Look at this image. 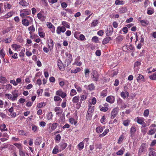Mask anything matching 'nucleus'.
<instances>
[{"mask_svg":"<svg viewBox=\"0 0 156 156\" xmlns=\"http://www.w3.org/2000/svg\"><path fill=\"white\" fill-rule=\"evenodd\" d=\"M59 146L60 147L59 151H61L65 149L67 146V144L66 143H63L62 144H60Z\"/></svg>","mask_w":156,"mask_h":156,"instance_id":"nucleus-23","label":"nucleus"},{"mask_svg":"<svg viewBox=\"0 0 156 156\" xmlns=\"http://www.w3.org/2000/svg\"><path fill=\"white\" fill-rule=\"evenodd\" d=\"M148 145L145 143H142L140 145L138 154V155H140L142 153H145L147 151Z\"/></svg>","mask_w":156,"mask_h":156,"instance_id":"nucleus-1","label":"nucleus"},{"mask_svg":"<svg viewBox=\"0 0 156 156\" xmlns=\"http://www.w3.org/2000/svg\"><path fill=\"white\" fill-rule=\"evenodd\" d=\"M99 75L98 72L94 70L93 71V78L94 81H98V80Z\"/></svg>","mask_w":156,"mask_h":156,"instance_id":"nucleus-16","label":"nucleus"},{"mask_svg":"<svg viewBox=\"0 0 156 156\" xmlns=\"http://www.w3.org/2000/svg\"><path fill=\"white\" fill-rule=\"evenodd\" d=\"M92 41L95 43H98V42L99 40L98 37L97 36L93 37L92 39Z\"/></svg>","mask_w":156,"mask_h":156,"instance_id":"nucleus-49","label":"nucleus"},{"mask_svg":"<svg viewBox=\"0 0 156 156\" xmlns=\"http://www.w3.org/2000/svg\"><path fill=\"white\" fill-rule=\"evenodd\" d=\"M149 111L148 109H146L144 110V115L145 117H147L148 116Z\"/></svg>","mask_w":156,"mask_h":156,"instance_id":"nucleus-60","label":"nucleus"},{"mask_svg":"<svg viewBox=\"0 0 156 156\" xmlns=\"http://www.w3.org/2000/svg\"><path fill=\"white\" fill-rule=\"evenodd\" d=\"M84 147V144L83 142H81L80 143L77 145V147L79 151H81L82 149Z\"/></svg>","mask_w":156,"mask_h":156,"instance_id":"nucleus-26","label":"nucleus"},{"mask_svg":"<svg viewBox=\"0 0 156 156\" xmlns=\"http://www.w3.org/2000/svg\"><path fill=\"white\" fill-rule=\"evenodd\" d=\"M107 31H108L110 34H112L113 32V28L112 26H108L107 29Z\"/></svg>","mask_w":156,"mask_h":156,"instance_id":"nucleus-59","label":"nucleus"},{"mask_svg":"<svg viewBox=\"0 0 156 156\" xmlns=\"http://www.w3.org/2000/svg\"><path fill=\"white\" fill-rule=\"evenodd\" d=\"M28 30L30 31V34H31L32 32H34L35 31V28L33 26H31L28 28Z\"/></svg>","mask_w":156,"mask_h":156,"instance_id":"nucleus-46","label":"nucleus"},{"mask_svg":"<svg viewBox=\"0 0 156 156\" xmlns=\"http://www.w3.org/2000/svg\"><path fill=\"white\" fill-rule=\"evenodd\" d=\"M140 23L142 25L144 26L148 25L149 23V22L147 20H143Z\"/></svg>","mask_w":156,"mask_h":156,"instance_id":"nucleus-55","label":"nucleus"},{"mask_svg":"<svg viewBox=\"0 0 156 156\" xmlns=\"http://www.w3.org/2000/svg\"><path fill=\"white\" fill-rule=\"evenodd\" d=\"M30 13V10L27 9L21 10L20 12V16L22 17H24L27 16L29 15Z\"/></svg>","mask_w":156,"mask_h":156,"instance_id":"nucleus-2","label":"nucleus"},{"mask_svg":"<svg viewBox=\"0 0 156 156\" xmlns=\"http://www.w3.org/2000/svg\"><path fill=\"white\" fill-rule=\"evenodd\" d=\"M136 76V80L138 83L145 81L144 77L143 75L140 74H137Z\"/></svg>","mask_w":156,"mask_h":156,"instance_id":"nucleus-5","label":"nucleus"},{"mask_svg":"<svg viewBox=\"0 0 156 156\" xmlns=\"http://www.w3.org/2000/svg\"><path fill=\"white\" fill-rule=\"evenodd\" d=\"M90 71L89 69H85V76L86 77H88Z\"/></svg>","mask_w":156,"mask_h":156,"instance_id":"nucleus-63","label":"nucleus"},{"mask_svg":"<svg viewBox=\"0 0 156 156\" xmlns=\"http://www.w3.org/2000/svg\"><path fill=\"white\" fill-rule=\"evenodd\" d=\"M82 63L80 62H79L77 60H75L74 62L73 63V65H76L77 66H80L81 65Z\"/></svg>","mask_w":156,"mask_h":156,"instance_id":"nucleus-44","label":"nucleus"},{"mask_svg":"<svg viewBox=\"0 0 156 156\" xmlns=\"http://www.w3.org/2000/svg\"><path fill=\"white\" fill-rule=\"evenodd\" d=\"M48 46L50 50H51L53 47L54 44L53 40L51 39H50L48 40Z\"/></svg>","mask_w":156,"mask_h":156,"instance_id":"nucleus-15","label":"nucleus"},{"mask_svg":"<svg viewBox=\"0 0 156 156\" xmlns=\"http://www.w3.org/2000/svg\"><path fill=\"white\" fill-rule=\"evenodd\" d=\"M156 132V129H152L148 131L147 133V134L149 135H152L154 134Z\"/></svg>","mask_w":156,"mask_h":156,"instance_id":"nucleus-31","label":"nucleus"},{"mask_svg":"<svg viewBox=\"0 0 156 156\" xmlns=\"http://www.w3.org/2000/svg\"><path fill=\"white\" fill-rule=\"evenodd\" d=\"M121 97L124 99L126 97H128L129 95V93L126 91L125 92L122 91L121 92L120 94Z\"/></svg>","mask_w":156,"mask_h":156,"instance_id":"nucleus-19","label":"nucleus"},{"mask_svg":"<svg viewBox=\"0 0 156 156\" xmlns=\"http://www.w3.org/2000/svg\"><path fill=\"white\" fill-rule=\"evenodd\" d=\"M119 110L118 107H116L113 109L111 113V118L113 119L117 115Z\"/></svg>","mask_w":156,"mask_h":156,"instance_id":"nucleus-3","label":"nucleus"},{"mask_svg":"<svg viewBox=\"0 0 156 156\" xmlns=\"http://www.w3.org/2000/svg\"><path fill=\"white\" fill-rule=\"evenodd\" d=\"M12 48L14 50L17 51H20L21 48V47L20 45L14 44L11 45Z\"/></svg>","mask_w":156,"mask_h":156,"instance_id":"nucleus-9","label":"nucleus"},{"mask_svg":"<svg viewBox=\"0 0 156 156\" xmlns=\"http://www.w3.org/2000/svg\"><path fill=\"white\" fill-rule=\"evenodd\" d=\"M149 78L151 80H156V72L153 73L152 75H150L149 76Z\"/></svg>","mask_w":156,"mask_h":156,"instance_id":"nucleus-45","label":"nucleus"},{"mask_svg":"<svg viewBox=\"0 0 156 156\" xmlns=\"http://www.w3.org/2000/svg\"><path fill=\"white\" fill-rule=\"evenodd\" d=\"M98 21L97 20H94L91 23V27H94L97 26L98 23Z\"/></svg>","mask_w":156,"mask_h":156,"instance_id":"nucleus-28","label":"nucleus"},{"mask_svg":"<svg viewBox=\"0 0 156 156\" xmlns=\"http://www.w3.org/2000/svg\"><path fill=\"white\" fill-rule=\"evenodd\" d=\"M38 18L41 21H44L46 18V16L43 12H40L37 14Z\"/></svg>","mask_w":156,"mask_h":156,"instance_id":"nucleus-4","label":"nucleus"},{"mask_svg":"<svg viewBox=\"0 0 156 156\" xmlns=\"http://www.w3.org/2000/svg\"><path fill=\"white\" fill-rule=\"evenodd\" d=\"M22 23L25 26H28L29 25V21L26 19H24L22 20Z\"/></svg>","mask_w":156,"mask_h":156,"instance_id":"nucleus-34","label":"nucleus"},{"mask_svg":"<svg viewBox=\"0 0 156 156\" xmlns=\"http://www.w3.org/2000/svg\"><path fill=\"white\" fill-rule=\"evenodd\" d=\"M124 139V136L123 135H121L119 137L118 140L117 142V143L119 144H120L122 141Z\"/></svg>","mask_w":156,"mask_h":156,"instance_id":"nucleus-47","label":"nucleus"},{"mask_svg":"<svg viewBox=\"0 0 156 156\" xmlns=\"http://www.w3.org/2000/svg\"><path fill=\"white\" fill-rule=\"evenodd\" d=\"M136 119L137 122L138 124L141 125L143 124L144 121V118L140 117H137Z\"/></svg>","mask_w":156,"mask_h":156,"instance_id":"nucleus-17","label":"nucleus"},{"mask_svg":"<svg viewBox=\"0 0 156 156\" xmlns=\"http://www.w3.org/2000/svg\"><path fill=\"white\" fill-rule=\"evenodd\" d=\"M115 99L114 97L112 96H109L107 97L106 101L110 104H113L114 102Z\"/></svg>","mask_w":156,"mask_h":156,"instance_id":"nucleus-10","label":"nucleus"},{"mask_svg":"<svg viewBox=\"0 0 156 156\" xmlns=\"http://www.w3.org/2000/svg\"><path fill=\"white\" fill-rule=\"evenodd\" d=\"M87 97V95H82L80 96L81 99L80 101V102H82V101H84L85 100Z\"/></svg>","mask_w":156,"mask_h":156,"instance_id":"nucleus-58","label":"nucleus"},{"mask_svg":"<svg viewBox=\"0 0 156 156\" xmlns=\"http://www.w3.org/2000/svg\"><path fill=\"white\" fill-rule=\"evenodd\" d=\"M84 87L87 90H89L90 91L92 90H94L95 88V86L93 83H91L90 84L88 85H85L84 86Z\"/></svg>","mask_w":156,"mask_h":156,"instance_id":"nucleus-12","label":"nucleus"},{"mask_svg":"<svg viewBox=\"0 0 156 156\" xmlns=\"http://www.w3.org/2000/svg\"><path fill=\"white\" fill-rule=\"evenodd\" d=\"M14 145L16 147L20 150H22V144L19 143H15L14 144Z\"/></svg>","mask_w":156,"mask_h":156,"instance_id":"nucleus-57","label":"nucleus"},{"mask_svg":"<svg viewBox=\"0 0 156 156\" xmlns=\"http://www.w3.org/2000/svg\"><path fill=\"white\" fill-rule=\"evenodd\" d=\"M62 24L63 26L66 27L67 28L69 29L70 28V26L69 25V23L66 21H62Z\"/></svg>","mask_w":156,"mask_h":156,"instance_id":"nucleus-35","label":"nucleus"},{"mask_svg":"<svg viewBox=\"0 0 156 156\" xmlns=\"http://www.w3.org/2000/svg\"><path fill=\"white\" fill-rule=\"evenodd\" d=\"M47 26L49 28L51 29V32L54 33L55 32V27L52 24L49 22L47 23Z\"/></svg>","mask_w":156,"mask_h":156,"instance_id":"nucleus-14","label":"nucleus"},{"mask_svg":"<svg viewBox=\"0 0 156 156\" xmlns=\"http://www.w3.org/2000/svg\"><path fill=\"white\" fill-rule=\"evenodd\" d=\"M69 122L71 124L76 126L77 124V119H75L73 118H71L69 119Z\"/></svg>","mask_w":156,"mask_h":156,"instance_id":"nucleus-20","label":"nucleus"},{"mask_svg":"<svg viewBox=\"0 0 156 156\" xmlns=\"http://www.w3.org/2000/svg\"><path fill=\"white\" fill-rule=\"evenodd\" d=\"M5 55V52L3 48L0 50V57L2 58H4Z\"/></svg>","mask_w":156,"mask_h":156,"instance_id":"nucleus-32","label":"nucleus"},{"mask_svg":"<svg viewBox=\"0 0 156 156\" xmlns=\"http://www.w3.org/2000/svg\"><path fill=\"white\" fill-rule=\"evenodd\" d=\"M7 81V80L6 78L3 76H1L0 78V82L2 83H6Z\"/></svg>","mask_w":156,"mask_h":156,"instance_id":"nucleus-36","label":"nucleus"},{"mask_svg":"<svg viewBox=\"0 0 156 156\" xmlns=\"http://www.w3.org/2000/svg\"><path fill=\"white\" fill-rule=\"evenodd\" d=\"M109 130L108 129H106L105 130V131H104V132H103V133H102L101 134H100L99 135V136L100 137H104L107 134V133H108L109 132Z\"/></svg>","mask_w":156,"mask_h":156,"instance_id":"nucleus-30","label":"nucleus"},{"mask_svg":"<svg viewBox=\"0 0 156 156\" xmlns=\"http://www.w3.org/2000/svg\"><path fill=\"white\" fill-rule=\"evenodd\" d=\"M19 4L20 5L25 7H27L29 5L28 2L24 0H20Z\"/></svg>","mask_w":156,"mask_h":156,"instance_id":"nucleus-11","label":"nucleus"},{"mask_svg":"<svg viewBox=\"0 0 156 156\" xmlns=\"http://www.w3.org/2000/svg\"><path fill=\"white\" fill-rule=\"evenodd\" d=\"M57 125L58 123H53L51 127V131H52L55 130L56 128Z\"/></svg>","mask_w":156,"mask_h":156,"instance_id":"nucleus-37","label":"nucleus"},{"mask_svg":"<svg viewBox=\"0 0 156 156\" xmlns=\"http://www.w3.org/2000/svg\"><path fill=\"white\" fill-rule=\"evenodd\" d=\"M124 151L125 149L124 148L123 149V150L121 149L116 152V154L117 155H122L123 154Z\"/></svg>","mask_w":156,"mask_h":156,"instance_id":"nucleus-48","label":"nucleus"},{"mask_svg":"<svg viewBox=\"0 0 156 156\" xmlns=\"http://www.w3.org/2000/svg\"><path fill=\"white\" fill-rule=\"evenodd\" d=\"M115 3L116 5H123L124 4V2L122 0H116Z\"/></svg>","mask_w":156,"mask_h":156,"instance_id":"nucleus-39","label":"nucleus"},{"mask_svg":"<svg viewBox=\"0 0 156 156\" xmlns=\"http://www.w3.org/2000/svg\"><path fill=\"white\" fill-rule=\"evenodd\" d=\"M80 68L79 67H77L75 69L71 70V73H76L79 72H80Z\"/></svg>","mask_w":156,"mask_h":156,"instance_id":"nucleus-40","label":"nucleus"},{"mask_svg":"<svg viewBox=\"0 0 156 156\" xmlns=\"http://www.w3.org/2000/svg\"><path fill=\"white\" fill-rule=\"evenodd\" d=\"M107 93L108 91L107 90H104L102 91L101 95L103 97L106 96L107 95Z\"/></svg>","mask_w":156,"mask_h":156,"instance_id":"nucleus-52","label":"nucleus"},{"mask_svg":"<svg viewBox=\"0 0 156 156\" xmlns=\"http://www.w3.org/2000/svg\"><path fill=\"white\" fill-rule=\"evenodd\" d=\"M23 38L21 35H19L16 38L17 41L20 42H22L23 41Z\"/></svg>","mask_w":156,"mask_h":156,"instance_id":"nucleus-54","label":"nucleus"},{"mask_svg":"<svg viewBox=\"0 0 156 156\" xmlns=\"http://www.w3.org/2000/svg\"><path fill=\"white\" fill-rule=\"evenodd\" d=\"M62 63L60 60H58V66L60 69L62 68Z\"/></svg>","mask_w":156,"mask_h":156,"instance_id":"nucleus-56","label":"nucleus"},{"mask_svg":"<svg viewBox=\"0 0 156 156\" xmlns=\"http://www.w3.org/2000/svg\"><path fill=\"white\" fill-rule=\"evenodd\" d=\"M38 33L41 38H43L45 37V34L42 27H40L38 28Z\"/></svg>","mask_w":156,"mask_h":156,"instance_id":"nucleus-7","label":"nucleus"},{"mask_svg":"<svg viewBox=\"0 0 156 156\" xmlns=\"http://www.w3.org/2000/svg\"><path fill=\"white\" fill-rule=\"evenodd\" d=\"M136 131V129L135 127H132L130 129V132L131 133V136H133L134 133Z\"/></svg>","mask_w":156,"mask_h":156,"instance_id":"nucleus-38","label":"nucleus"},{"mask_svg":"<svg viewBox=\"0 0 156 156\" xmlns=\"http://www.w3.org/2000/svg\"><path fill=\"white\" fill-rule=\"evenodd\" d=\"M80 97L79 95L74 96L72 99V102L73 103H78L79 101Z\"/></svg>","mask_w":156,"mask_h":156,"instance_id":"nucleus-24","label":"nucleus"},{"mask_svg":"<svg viewBox=\"0 0 156 156\" xmlns=\"http://www.w3.org/2000/svg\"><path fill=\"white\" fill-rule=\"evenodd\" d=\"M56 94L60 96L62 98H64L66 96V94L63 92L62 90L61 89L57 91L56 92Z\"/></svg>","mask_w":156,"mask_h":156,"instance_id":"nucleus-8","label":"nucleus"},{"mask_svg":"<svg viewBox=\"0 0 156 156\" xmlns=\"http://www.w3.org/2000/svg\"><path fill=\"white\" fill-rule=\"evenodd\" d=\"M53 116L52 113L51 112H49L46 115V119L48 120H51L52 119Z\"/></svg>","mask_w":156,"mask_h":156,"instance_id":"nucleus-33","label":"nucleus"},{"mask_svg":"<svg viewBox=\"0 0 156 156\" xmlns=\"http://www.w3.org/2000/svg\"><path fill=\"white\" fill-rule=\"evenodd\" d=\"M149 156H156V153L153 151H151L149 153Z\"/></svg>","mask_w":156,"mask_h":156,"instance_id":"nucleus-62","label":"nucleus"},{"mask_svg":"<svg viewBox=\"0 0 156 156\" xmlns=\"http://www.w3.org/2000/svg\"><path fill=\"white\" fill-rule=\"evenodd\" d=\"M12 39L11 38H6L4 39L3 41H2V42H5L6 43H9L11 42Z\"/></svg>","mask_w":156,"mask_h":156,"instance_id":"nucleus-53","label":"nucleus"},{"mask_svg":"<svg viewBox=\"0 0 156 156\" xmlns=\"http://www.w3.org/2000/svg\"><path fill=\"white\" fill-rule=\"evenodd\" d=\"M20 156H26V153L22 150H19Z\"/></svg>","mask_w":156,"mask_h":156,"instance_id":"nucleus-64","label":"nucleus"},{"mask_svg":"<svg viewBox=\"0 0 156 156\" xmlns=\"http://www.w3.org/2000/svg\"><path fill=\"white\" fill-rule=\"evenodd\" d=\"M54 111L56 112V114L58 115L61 114L62 113L63 110L62 109L60 108L56 107L54 109Z\"/></svg>","mask_w":156,"mask_h":156,"instance_id":"nucleus-18","label":"nucleus"},{"mask_svg":"<svg viewBox=\"0 0 156 156\" xmlns=\"http://www.w3.org/2000/svg\"><path fill=\"white\" fill-rule=\"evenodd\" d=\"M18 94L17 93H13L12 96V101H14L17 100V98L18 97Z\"/></svg>","mask_w":156,"mask_h":156,"instance_id":"nucleus-51","label":"nucleus"},{"mask_svg":"<svg viewBox=\"0 0 156 156\" xmlns=\"http://www.w3.org/2000/svg\"><path fill=\"white\" fill-rule=\"evenodd\" d=\"M66 29L64 26H58L57 27L56 30V32L58 34H60L61 32L64 33L66 30Z\"/></svg>","mask_w":156,"mask_h":156,"instance_id":"nucleus-6","label":"nucleus"},{"mask_svg":"<svg viewBox=\"0 0 156 156\" xmlns=\"http://www.w3.org/2000/svg\"><path fill=\"white\" fill-rule=\"evenodd\" d=\"M42 141V138L41 137H38L36 138L34 141V143L35 145H39Z\"/></svg>","mask_w":156,"mask_h":156,"instance_id":"nucleus-13","label":"nucleus"},{"mask_svg":"<svg viewBox=\"0 0 156 156\" xmlns=\"http://www.w3.org/2000/svg\"><path fill=\"white\" fill-rule=\"evenodd\" d=\"M130 121L128 119H126L124 120L123 121V124L124 126H127L129 125V123L130 122Z\"/></svg>","mask_w":156,"mask_h":156,"instance_id":"nucleus-50","label":"nucleus"},{"mask_svg":"<svg viewBox=\"0 0 156 156\" xmlns=\"http://www.w3.org/2000/svg\"><path fill=\"white\" fill-rule=\"evenodd\" d=\"M13 12H8L3 17V19H5L9 18L12 15Z\"/></svg>","mask_w":156,"mask_h":156,"instance_id":"nucleus-25","label":"nucleus"},{"mask_svg":"<svg viewBox=\"0 0 156 156\" xmlns=\"http://www.w3.org/2000/svg\"><path fill=\"white\" fill-rule=\"evenodd\" d=\"M111 40V38L109 37H106L102 41V43L103 44H105L108 43L109 41L110 40Z\"/></svg>","mask_w":156,"mask_h":156,"instance_id":"nucleus-27","label":"nucleus"},{"mask_svg":"<svg viewBox=\"0 0 156 156\" xmlns=\"http://www.w3.org/2000/svg\"><path fill=\"white\" fill-rule=\"evenodd\" d=\"M4 9L5 10H8L9 9H10L12 6L9 4L8 3L6 2L4 3L3 5Z\"/></svg>","mask_w":156,"mask_h":156,"instance_id":"nucleus-21","label":"nucleus"},{"mask_svg":"<svg viewBox=\"0 0 156 156\" xmlns=\"http://www.w3.org/2000/svg\"><path fill=\"white\" fill-rule=\"evenodd\" d=\"M58 146L55 147L52 151V153L53 154H56L58 151Z\"/></svg>","mask_w":156,"mask_h":156,"instance_id":"nucleus-43","label":"nucleus"},{"mask_svg":"<svg viewBox=\"0 0 156 156\" xmlns=\"http://www.w3.org/2000/svg\"><path fill=\"white\" fill-rule=\"evenodd\" d=\"M103 130V128L101 126H98L96 128V132L98 133H100L102 132Z\"/></svg>","mask_w":156,"mask_h":156,"instance_id":"nucleus-29","label":"nucleus"},{"mask_svg":"<svg viewBox=\"0 0 156 156\" xmlns=\"http://www.w3.org/2000/svg\"><path fill=\"white\" fill-rule=\"evenodd\" d=\"M0 130L2 132L8 131V129L6 128V126L5 124L3 123L0 125Z\"/></svg>","mask_w":156,"mask_h":156,"instance_id":"nucleus-22","label":"nucleus"},{"mask_svg":"<svg viewBox=\"0 0 156 156\" xmlns=\"http://www.w3.org/2000/svg\"><path fill=\"white\" fill-rule=\"evenodd\" d=\"M77 93L76 90L72 89L70 90V95L72 97L76 94Z\"/></svg>","mask_w":156,"mask_h":156,"instance_id":"nucleus-41","label":"nucleus"},{"mask_svg":"<svg viewBox=\"0 0 156 156\" xmlns=\"http://www.w3.org/2000/svg\"><path fill=\"white\" fill-rule=\"evenodd\" d=\"M5 96L9 100L12 101V95L10 94H6Z\"/></svg>","mask_w":156,"mask_h":156,"instance_id":"nucleus-61","label":"nucleus"},{"mask_svg":"<svg viewBox=\"0 0 156 156\" xmlns=\"http://www.w3.org/2000/svg\"><path fill=\"white\" fill-rule=\"evenodd\" d=\"M75 88L76 89L77 91L79 92H80L82 91V89L81 87L77 85L76 83H75L74 84Z\"/></svg>","mask_w":156,"mask_h":156,"instance_id":"nucleus-42","label":"nucleus"}]
</instances>
